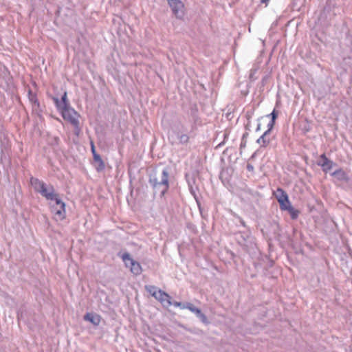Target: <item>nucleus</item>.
<instances>
[{
  "instance_id": "5701e85b",
  "label": "nucleus",
  "mask_w": 352,
  "mask_h": 352,
  "mask_svg": "<svg viewBox=\"0 0 352 352\" xmlns=\"http://www.w3.org/2000/svg\"><path fill=\"white\" fill-rule=\"evenodd\" d=\"M270 1V0H261V2L262 3H265L266 5H267L268 2Z\"/></svg>"
},
{
  "instance_id": "f03ea898",
  "label": "nucleus",
  "mask_w": 352,
  "mask_h": 352,
  "mask_svg": "<svg viewBox=\"0 0 352 352\" xmlns=\"http://www.w3.org/2000/svg\"><path fill=\"white\" fill-rule=\"evenodd\" d=\"M30 183L34 190L39 192L47 200H56L58 195L55 192L52 186L45 184L43 181L37 178H31Z\"/></svg>"
},
{
  "instance_id": "423d86ee",
  "label": "nucleus",
  "mask_w": 352,
  "mask_h": 352,
  "mask_svg": "<svg viewBox=\"0 0 352 352\" xmlns=\"http://www.w3.org/2000/svg\"><path fill=\"white\" fill-rule=\"evenodd\" d=\"M168 4L177 18L182 19L184 16V5L181 0L173 1Z\"/></svg>"
},
{
  "instance_id": "f8f14e48",
  "label": "nucleus",
  "mask_w": 352,
  "mask_h": 352,
  "mask_svg": "<svg viewBox=\"0 0 352 352\" xmlns=\"http://www.w3.org/2000/svg\"><path fill=\"white\" fill-rule=\"evenodd\" d=\"M236 239L242 245L248 246V243H251L253 239L249 233H239L237 234Z\"/></svg>"
},
{
  "instance_id": "aec40b11",
  "label": "nucleus",
  "mask_w": 352,
  "mask_h": 352,
  "mask_svg": "<svg viewBox=\"0 0 352 352\" xmlns=\"http://www.w3.org/2000/svg\"><path fill=\"white\" fill-rule=\"evenodd\" d=\"M289 214H291L292 216V219H296L298 216V211L295 210L293 206H292L288 210H287Z\"/></svg>"
},
{
  "instance_id": "6e6552de",
  "label": "nucleus",
  "mask_w": 352,
  "mask_h": 352,
  "mask_svg": "<svg viewBox=\"0 0 352 352\" xmlns=\"http://www.w3.org/2000/svg\"><path fill=\"white\" fill-rule=\"evenodd\" d=\"M184 307H186L187 309L190 310L191 312L194 313L197 318H199V320L204 324H208V320L207 317L205 314H204L201 311L195 307L192 303L190 302H186V305Z\"/></svg>"
},
{
  "instance_id": "f257e3e1",
  "label": "nucleus",
  "mask_w": 352,
  "mask_h": 352,
  "mask_svg": "<svg viewBox=\"0 0 352 352\" xmlns=\"http://www.w3.org/2000/svg\"><path fill=\"white\" fill-rule=\"evenodd\" d=\"M149 183L156 193L158 192L161 196H163L169 187L168 170L163 169L162 173L159 174L151 175Z\"/></svg>"
},
{
  "instance_id": "9d476101",
  "label": "nucleus",
  "mask_w": 352,
  "mask_h": 352,
  "mask_svg": "<svg viewBox=\"0 0 352 352\" xmlns=\"http://www.w3.org/2000/svg\"><path fill=\"white\" fill-rule=\"evenodd\" d=\"M317 164L322 168L324 172H327L333 166V162L327 159L324 154L320 155Z\"/></svg>"
},
{
  "instance_id": "dca6fc26",
  "label": "nucleus",
  "mask_w": 352,
  "mask_h": 352,
  "mask_svg": "<svg viewBox=\"0 0 352 352\" xmlns=\"http://www.w3.org/2000/svg\"><path fill=\"white\" fill-rule=\"evenodd\" d=\"M332 175L340 181L348 180V177L346 175V173L344 170H342V169L336 170L335 172L333 173Z\"/></svg>"
},
{
  "instance_id": "393cba45",
  "label": "nucleus",
  "mask_w": 352,
  "mask_h": 352,
  "mask_svg": "<svg viewBox=\"0 0 352 352\" xmlns=\"http://www.w3.org/2000/svg\"><path fill=\"white\" fill-rule=\"evenodd\" d=\"M259 129H260V124L258 125L256 130H259Z\"/></svg>"
},
{
  "instance_id": "7ed1b4c3",
  "label": "nucleus",
  "mask_w": 352,
  "mask_h": 352,
  "mask_svg": "<svg viewBox=\"0 0 352 352\" xmlns=\"http://www.w3.org/2000/svg\"><path fill=\"white\" fill-rule=\"evenodd\" d=\"M61 112L63 118L69 121L74 126H78L79 124V115L78 113L70 106L59 109Z\"/></svg>"
},
{
  "instance_id": "f3484780",
  "label": "nucleus",
  "mask_w": 352,
  "mask_h": 352,
  "mask_svg": "<svg viewBox=\"0 0 352 352\" xmlns=\"http://www.w3.org/2000/svg\"><path fill=\"white\" fill-rule=\"evenodd\" d=\"M280 204V208L283 210H288L292 206L289 200V197L287 198V201H284Z\"/></svg>"
},
{
  "instance_id": "39448f33",
  "label": "nucleus",
  "mask_w": 352,
  "mask_h": 352,
  "mask_svg": "<svg viewBox=\"0 0 352 352\" xmlns=\"http://www.w3.org/2000/svg\"><path fill=\"white\" fill-rule=\"evenodd\" d=\"M55 204L52 206V211L54 214V217L56 220H63L65 217V204L59 198L56 199Z\"/></svg>"
},
{
  "instance_id": "4468645a",
  "label": "nucleus",
  "mask_w": 352,
  "mask_h": 352,
  "mask_svg": "<svg viewBox=\"0 0 352 352\" xmlns=\"http://www.w3.org/2000/svg\"><path fill=\"white\" fill-rule=\"evenodd\" d=\"M54 101L58 109L69 106V104L67 101L66 92H65L63 95L61 100H59L58 98H54Z\"/></svg>"
},
{
  "instance_id": "a211bd4d",
  "label": "nucleus",
  "mask_w": 352,
  "mask_h": 352,
  "mask_svg": "<svg viewBox=\"0 0 352 352\" xmlns=\"http://www.w3.org/2000/svg\"><path fill=\"white\" fill-rule=\"evenodd\" d=\"M146 289L147 292L151 294L155 298V294L157 293L158 290L157 288L153 285H148L146 286Z\"/></svg>"
},
{
  "instance_id": "20e7f679",
  "label": "nucleus",
  "mask_w": 352,
  "mask_h": 352,
  "mask_svg": "<svg viewBox=\"0 0 352 352\" xmlns=\"http://www.w3.org/2000/svg\"><path fill=\"white\" fill-rule=\"evenodd\" d=\"M126 267L130 268V271L135 275H138L142 272V267L139 263L134 261L129 253H124L122 256Z\"/></svg>"
},
{
  "instance_id": "1a4fd4ad",
  "label": "nucleus",
  "mask_w": 352,
  "mask_h": 352,
  "mask_svg": "<svg viewBox=\"0 0 352 352\" xmlns=\"http://www.w3.org/2000/svg\"><path fill=\"white\" fill-rule=\"evenodd\" d=\"M91 152L93 153L94 162L96 163H97L96 170L98 171H101L104 168V162L102 161L100 156L96 153L94 144L92 142H91Z\"/></svg>"
},
{
  "instance_id": "b1692460",
  "label": "nucleus",
  "mask_w": 352,
  "mask_h": 352,
  "mask_svg": "<svg viewBox=\"0 0 352 352\" xmlns=\"http://www.w3.org/2000/svg\"><path fill=\"white\" fill-rule=\"evenodd\" d=\"M247 168H248V169L249 170H252V169H253V166H252V165H250V164H248V165L247 166Z\"/></svg>"
},
{
  "instance_id": "9b49d317",
  "label": "nucleus",
  "mask_w": 352,
  "mask_h": 352,
  "mask_svg": "<svg viewBox=\"0 0 352 352\" xmlns=\"http://www.w3.org/2000/svg\"><path fill=\"white\" fill-rule=\"evenodd\" d=\"M272 129L268 127V129L257 140V143L261 146H267L271 141V133Z\"/></svg>"
},
{
  "instance_id": "0eeeda50",
  "label": "nucleus",
  "mask_w": 352,
  "mask_h": 352,
  "mask_svg": "<svg viewBox=\"0 0 352 352\" xmlns=\"http://www.w3.org/2000/svg\"><path fill=\"white\" fill-rule=\"evenodd\" d=\"M155 294V298L159 300L164 307H168L172 305V302L170 300L171 298L166 292L159 289L157 293Z\"/></svg>"
},
{
  "instance_id": "4be33fe9",
  "label": "nucleus",
  "mask_w": 352,
  "mask_h": 352,
  "mask_svg": "<svg viewBox=\"0 0 352 352\" xmlns=\"http://www.w3.org/2000/svg\"><path fill=\"white\" fill-rule=\"evenodd\" d=\"M172 305H173L175 307H180L182 309H186V307H185L186 303H182L179 302H172Z\"/></svg>"
},
{
  "instance_id": "2eb2a0df",
  "label": "nucleus",
  "mask_w": 352,
  "mask_h": 352,
  "mask_svg": "<svg viewBox=\"0 0 352 352\" xmlns=\"http://www.w3.org/2000/svg\"><path fill=\"white\" fill-rule=\"evenodd\" d=\"M274 196L279 204L287 201V198L288 197L287 194L281 188H278L276 191L274 192Z\"/></svg>"
},
{
  "instance_id": "ddd939ff",
  "label": "nucleus",
  "mask_w": 352,
  "mask_h": 352,
  "mask_svg": "<svg viewBox=\"0 0 352 352\" xmlns=\"http://www.w3.org/2000/svg\"><path fill=\"white\" fill-rule=\"evenodd\" d=\"M85 320L89 321L94 325H98L101 321V318L98 314L88 313L84 316Z\"/></svg>"
},
{
  "instance_id": "6ab92c4d",
  "label": "nucleus",
  "mask_w": 352,
  "mask_h": 352,
  "mask_svg": "<svg viewBox=\"0 0 352 352\" xmlns=\"http://www.w3.org/2000/svg\"><path fill=\"white\" fill-rule=\"evenodd\" d=\"M272 116V120L269 122L267 124L268 127L272 129L274 124V120L276 118V113H275V111H274L270 115Z\"/></svg>"
},
{
  "instance_id": "412c9836",
  "label": "nucleus",
  "mask_w": 352,
  "mask_h": 352,
  "mask_svg": "<svg viewBox=\"0 0 352 352\" xmlns=\"http://www.w3.org/2000/svg\"><path fill=\"white\" fill-rule=\"evenodd\" d=\"M178 138L179 142L182 144L186 143L188 141V137L186 134L179 135Z\"/></svg>"
}]
</instances>
